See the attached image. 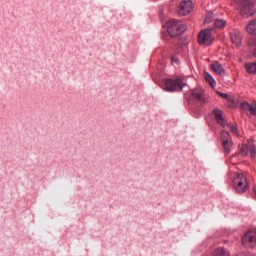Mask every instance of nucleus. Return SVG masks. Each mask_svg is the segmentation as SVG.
Instances as JSON below:
<instances>
[{
	"label": "nucleus",
	"instance_id": "obj_12",
	"mask_svg": "<svg viewBox=\"0 0 256 256\" xmlns=\"http://www.w3.org/2000/svg\"><path fill=\"white\" fill-rule=\"evenodd\" d=\"M230 38L233 44L239 46L241 43V34L239 30H233L230 32Z\"/></svg>",
	"mask_w": 256,
	"mask_h": 256
},
{
	"label": "nucleus",
	"instance_id": "obj_28",
	"mask_svg": "<svg viewBox=\"0 0 256 256\" xmlns=\"http://www.w3.org/2000/svg\"><path fill=\"white\" fill-rule=\"evenodd\" d=\"M255 54H256V50H255Z\"/></svg>",
	"mask_w": 256,
	"mask_h": 256
},
{
	"label": "nucleus",
	"instance_id": "obj_13",
	"mask_svg": "<svg viewBox=\"0 0 256 256\" xmlns=\"http://www.w3.org/2000/svg\"><path fill=\"white\" fill-rule=\"evenodd\" d=\"M233 149V140L229 133H226L225 136V154L229 153Z\"/></svg>",
	"mask_w": 256,
	"mask_h": 256
},
{
	"label": "nucleus",
	"instance_id": "obj_3",
	"mask_svg": "<svg viewBox=\"0 0 256 256\" xmlns=\"http://www.w3.org/2000/svg\"><path fill=\"white\" fill-rule=\"evenodd\" d=\"M162 89L169 93H173V91H183V78L178 77L176 79L163 80Z\"/></svg>",
	"mask_w": 256,
	"mask_h": 256
},
{
	"label": "nucleus",
	"instance_id": "obj_24",
	"mask_svg": "<svg viewBox=\"0 0 256 256\" xmlns=\"http://www.w3.org/2000/svg\"><path fill=\"white\" fill-rule=\"evenodd\" d=\"M222 146L225 147V138L223 137V131L221 132Z\"/></svg>",
	"mask_w": 256,
	"mask_h": 256
},
{
	"label": "nucleus",
	"instance_id": "obj_11",
	"mask_svg": "<svg viewBox=\"0 0 256 256\" xmlns=\"http://www.w3.org/2000/svg\"><path fill=\"white\" fill-rule=\"evenodd\" d=\"M203 89H194L191 92L192 97L196 100L199 101L200 103H205V98H203Z\"/></svg>",
	"mask_w": 256,
	"mask_h": 256
},
{
	"label": "nucleus",
	"instance_id": "obj_29",
	"mask_svg": "<svg viewBox=\"0 0 256 256\" xmlns=\"http://www.w3.org/2000/svg\"><path fill=\"white\" fill-rule=\"evenodd\" d=\"M226 256H227V253H226Z\"/></svg>",
	"mask_w": 256,
	"mask_h": 256
},
{
	"label": "nucleus",
	"instance_id": "obj_17",
	"mask_svg": "<svg viewBox=\"0 0 256 256\" xmlns=\"http://www.w3.org/2000/svg\"><path fill=\"white\" fill-rule=\"evenodd\" d=\"M204 79H205L206 83H209V85L212 88L215 87V79L213 78V76H211V74H209V72H204Z\"/></svg>",
	"mask_w": 256,
	"mask_h": 256
},
{
	"label": "nucleus",
	"instance_id": "obj_4",
	"mask_svg": "<svg viewBox=\"0 0 256 256\" xmlns=\"http://www.w3.org/2000/svg\"><path fill=\"white\" fill-rule=\"evenodd\" d=\"M255 0H240V14L243 18H249L254 14Z\"/></svg>",
	"mask_w": 256,
	"mask_h": 256
},
{
	"label": "nucleus",
	"instance_id": "obj_19",
	"mask_svg": "<svg viewBox=\"0 0 256 256\" xmlns=\"http://www.w3.org/2000/svg\"><path fill=\"white\" fill-rule=\"evenodd\" d=\"M225 27V20L223 19H216L214 21V28L215 29H223Z\"/></svg>",
	"mask_w": 256,
	"mask_h": 256
},
{
	"label": "nucleus",
	"instance_id": "obj_18",
	"mask_svg": "<svg viewBox=\"0 0 256 256\" xmlns=\"http://www.w3.org/2000/svg\"><path fill=\"white\" fill-rule=\"evenodd\" d=\"M245 69L249 74H256V62L255 63H247L245 65Z\"/></svg>",
	"mask_w": 256,
	"mask_h": 256
},
{
	"label": "nucleus",
	"instance_id": "obj_16",
	"mask_svg": "<svg viewBox=\"0 0 256 256\" xmlns=\"http://www.w3.org/2000/svg\"><path fill=\"white\" fill-rule=\"evenodd\" d=\"M246 31L249 33V34H252V35H256V19L255 20H252L247 28H246Z\"/></svg>",
	"mask_w": 256,
	"mask_h": 256
},
{
	"label": "nucleus",
	"instance_id": "obj_7",
	"mask_svg": "<svg viewBox=\"0 0 256 256\" xmlns=\"http://www.w3.org/2000/svg\"><path fill=\"white\" fill-rule=\"evenodd\" d=\"M242 245L245 248H254L256 246V231H248L242 237Z\"/></svg>",
	"mask_w": 256,
	"mask_h": 256
},
{
	"label": "nucleus",
	"instance_id": "obj_23",
	"mask_svg": "<svg viewBox=\"0 0 256 256\" xmlns=\"http://www.w3.org/2000/svg\"><path fill=\"white\" fill-rule=\"evenodd\" d=\"M234 256H254V255L242 252V253H239V254L234 255Z\"/></svg>",
	"mask_w": 256,
	"mask_h": 256
},
{
	"label": "nucleus",
	"instance_id": "obj_8",
	"mask_svg": "<svg viewBox=\"0 0 256 256\" xmlns=\"http://www.w3.org/2000/svg\"><path fill=\"white\" fill-rule=\"evenodd\" d=\"M193 11V2L191 0H184L180 2L177 13L182 17L189 15Z\"/></svg>",
	"mask_w": 256,
	"mask_h": 256
},
{
	"label": "nucleus",
	"instance_id": "obj_25",
	"mask_svg": "<svg viewBox=\"0 0 256 256\" xmlns=\"http://www.w3.org/2000/svg\"><path fill=\"white\" fill-rule=\"evenodd\" d=\"M218 93V95L220 96V97H222L223 99H225V94L224 93H221V92H217Z\"/></svg>",
	"mask_w": 256,
	"mask_h": 256
},
{
	"label": "nucleus",
	"instance_id": "obj_21",
	"mask_svg": "<svg viewBox=\"0 0 256 256\" xmlns=\"http://www.w3.org/2000/svg\"><path fill=\"white\" fill-rule=\"evenodd\" d=\"M213 21V13H208L204 19V23H211Z\"/></svg>",
	"mask_w": 256,
	"mask_h": 256
},
{
	"label": "nucleus",
	"instance_id": "obj_20",
	"mask_svg": "<svg viewBox=\"0 0 256 256\" xmlns=\"http://www.w3.org/2000/svg\"><path fill=\"white\" fill-rule=\"evenodd\" d=\"M212 256H225V249L218 248L213 252Z\"/></svg>",
	"mask_w": 256,
	"mask_h": 256
},
{
	"label": "nucleus",
	"instance_id": "obj_5",
	"mask_svg": "<svg viewBox=\"0 0 256 256\" xmlns=\"http://www.w3.org/2000/svg\"><path fill=\"white\" fill-rule=\"evenodd\" d=\"M238 148L243 157H246L249 154L251 158H256V148L253 140L248 139L246 143L240 144Z\"/></svg>",
	"mask_w": 256,
	"mask_h": 256
},
{
	"label": "nucleus",
	"instance_id": "obj_26",
	"mask_svg": "<svg viewBox=\"0 0 256 256\" xmlns=\"http://www.w3.org/2000/svg\"><path fill=\"white\" fill-rule=\"evenodd\" d=\"M172 63H179V59L172 58Z\"/></svg>",
	"mask_w": 256,
	"mask_h": 256
},
{
	"label": "nucleus",
	"instance_id": "obj_2",
	"mask_svg": "<svg viewBox=\"0 0 256 256\" xmlns=\"http://www.w3.org/2000/svg\"><path fill=\"white\" fill-rule=\"evenodd\" d=\"M185 31H187V26L182 21L172 19L168 22L167 32L170 37H177V35H181Z\"/></svg>",
	"mask_w": 256,
	"mask_h": 256
},
{
	"label": "nucleus",
	"instance_id": "obj_22",
	"mask_svg": "<svg viewBox=\"0 0 256 256\" xmlns=\"http://www.w3.org/2000/svg\"><path fill=\"white\" fill-rule=\"evenodd\" d=\"M228 128L230 129V131L233 134L238 135V133H237V126H235V125H228Z\"/></svg>",
	"mask_w": 256,
	"mask_h": 256
},
{
	"label": "nucleus",
	"instance_id": "obj_1",
	"mask_svg": "<svg viewBox=\"0 0 256 256\" xmlns=\"http://www.w3.org/2000/svg\"><path fill=\"white\" fill-rule=\"evenodd\" d=\"M232 185L236 193L242 195L249 189V183L247 178L242 173H234Z\"/></svg>",
	"mask_w": 256,
	"mask_h": 256
},
{
	"label": "nucleus",
	"instance_id": "obj_15",
	"mask_svg": "<svg viewBox=\"0 0 256 256\" xmlns=\"http://www.w3.org/2000/svg\"><path fill=\"white\" fill-rule=\"evenodd\" d=\"M211 69L214 73H217V75H221V73H223V66L219 62L212 63Z\"/></svg>",
	"mask_w": 256,
	"mask_h": 256
},
{
	"label": "nucleus",
	"instance_id": "obj_27",
	"mask_svg": "<svg viewBox=\"0 0 256 256\" xmlns=\"http://www.w3.org/2000/svg\"><path fill=\"white\" fill-rule=\"evenodd\" d=\"M253 191H254V193H255V195H256V186L254 187Z\"/></svg>",
	"mask_w": 256,
	"mask_h": 256
},
{
	"label": "nucleus",
	"instance_id": "obj_6",
	"mask_svg": "<svg viewBox=\"0 0 256 256\" xmlns=\"http://www.w3.org/2000/svg\"><path fill=\"white\" fill-rule=\"evenodd\" d=\"M197 41L199 45L209 47L213 45V33L211 29H204L198 33Z\"/></svg>",
	"mask_w": 256,
	"mask_h": 256
},
{
	"label": "nucleus",
	"instance_id": "obj_9",
	"mask_svg": "<svg viewBox=\"0 0 256 256\" xmlns=\"http://www.w3.org/2000/svg\"><path fill=\"white\" fill-rule=\"evenodd\" d=\"M212 117L216 121L217 125L225 128V116H223V110L219 108H214L212 110Z\"/></svg>",
	"mask_w": 256,
	"mask_h": 256
},
{
	"label": "nucleus",
	"instance_id": "obj_10",
	"mask_svg": "<svg viewBox=\"0 0 256 256\" xmlns=\"http://www.w3.org/2000/svg\"><path fill=\"white\" fill-rule=\"evenodd\" d=\"M241 109L246 114H250V115L256 116V103L250 105L247 102H243L241 104Z\"/></svg>",
	"mask_w": 256,
	"mask_h": 256
},
{
	"label": "nucleus",
	"instance_id": "obj_14",
	"mask_svg": "<svg viewBox=\"0 0 256 256\" xmlns=\"http://www.w3.org/2000/svg\"><path fill=\"white\" fill-rule=\"evenodd\" d=\"M226 103L229 108H237V100L233 95H225Z\"/></svg>",
	"mask_w": 256,
	"mask_h": 256
}]
</instances>
